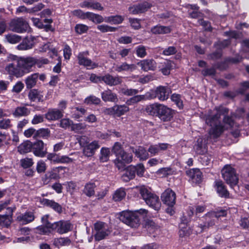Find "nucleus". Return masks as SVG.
I'll return each mask as SVG.
<instances>
[{"label":"nucleus","instance_id":"1","mask_svg":"<svg viewBox=\"0 0 249 249\" xmlns=\"http://www.w3.org/2000/svg\"><path fill=\"white\" fill-rule=\"evenodd\" d=\"M7 61L5 71L10 76L19 78L31 71V65L33 64L31 59L9 54Z\"/></svg>","mask_w":249,"mask_h":249},{"label":"nucleus","instance_id":"2","mask_svg":"<svg viewBox=\"0 0 249 249\" xmlns=\"http://www.w3.org/2000/svg\"><path fill=\"white\" fill-rule=\"evenodd\" d=\"M139 191L142 198L149 207L157 211L160 210L161 203L156 195L151 193L144 186L140 187Z\"/></svg>","mask_w":249,"mask_h":249},{"label":"nucleus","instance_id":"3","mask_svg":"<svg viewBox=\"0 0 249 249\" xmlns=\"http://www.w3.org/2000/svg\"><path fill=\"white\" fill-rule=\"evenodd\" d=\"M206 123L210 126L209 134L211 139L216 140L218 137V112L210 111L205 115Z\"/></svg>","mask_w":249,"mask_h":249},{"label":"nucleus","instance_id":"4","mask_svg":"<svg viewBox=\"0 0 249 249\" xmlns=\"http://www.w3.org/2000/svg\"><path fill=\"white\" fill-rule=\"evenodd\" d=\"M111 231V229L105 222L98 221L94 224V236L96 241L104 239L110 234Z\"/></svg>","mask_w":249,"mask_h":249},{"label":"nucleus","instance_id":"5","mask_svg":"<svg viewBox=\"0 0 249 249\" xmlns=\"http://www.w3.org/2000/svg\"><path fill=\"white\" fill-rule=\"evenodd\" d=\"M119 218L121 221L131 228H137L140 224L138 215L133 212L123 211L120 213Z\"/></svg>","mask_w":249,"mask_h":249},{"label":"nucleus","instance_id":"6","mask_svg":"<svg viewBox=\"0 0 249 249\" xmlns=\"http://www.w3.org/2000/svg\"><path fill=\"white\" fill-rule=\"evenodd\" d=\"M221 174L224 180L231 186L237 184L238 177L235 169L230 165H226L221 170Z\"/></svg>","mask_w":249,"mask_h":249},{"label":"nucleus","instance_id":"7","mask_svg":"<svg viewBox=\"0 0 249 249\" xmlns=\"http://www.w3.org/2000/svg\"><path fill=\"white\" fill-rule=\"evenodd\" d=\"M133 156L124 150L114 160L116 167L119 170L124 171L125 169V164H128L132 161Z\"/></svg>","mask_w":249,"mask_h":249},{"label":"nucleus","instance_id":"8","mask_svg":"<svg viewBox=\"0 0 249 249\" xmlns=\"http://www.w3.org/2000/svg\"><path fill=\"white\" fill-rule=\"evenodd\" d=\"M9 26L12 31L18 33H22L26 32L29 27L28 23L21 18L12 20Z\"/></svg>","mask_w":249,"mask_h":249},{"label":"nucleus","instance_id":"9","mask_svg":"<svg viewBox=\"0 0 249 249\" xmlns=\"http://www.w3.org/2000/svg\"><path fill=\"white\" fill-rule=\"evenodd\" d=\"M89 55L88 51L80 52L77 55L78 63L81 66L86 67L88 69L91 70L98 67L97 63L91 61L88 58Z\"/></svg>","mask_w":249,"mask_h":249},{"label":"nucleus","instance_id":"10","mask_svg":"<svg viewBox=\"0 0 249 249\" xmlns=\"http://www.w3.org/2000/svg\"><path fill=\"white\" fill-rule=\"evenodd\" d=\"M174 116V111L167 106L160 104L158 116L160 120L163 122L170 121Z\"/></svg>","mask_w":249,"mask_h":249},{"label":"nucleus","instance_id":"11","mask_svg":"<svg viewBox=\"0 0 249 249\" xmlns=\"http://www.w3.org/2000/svg\"><path fill=\"white\" fill-rule=\"evenodd\" d=\"M161 199L164 204L172 207L176 202V194L171 189H167L161 194Z\"/></svg>","mask_w":249,"mask_h":249},{"label":"nucleus","instance_id":"12","mask_svg":"<svg viewBox=\"0 0 249 249\" xmlns=\"http://www.w3.org/2000/svg\"><path fill=\"white\" fill-rule=\"evenodd\" d=\"M53 230H56L60 234L68 232L72 229L71 225L67 221H59L53 223Z\"/></svg>","mask_w":249,"mask_h":249},{"label":"nucleus","instance_id":"13","mask_svg":"<svg viewBox=\"0 0 249 249\" xmlns=\"http://www.w3.org/2000/svg\"><path fill=\"white\" fill-rule=\"evenodd\" d=\"M100 145L98 141H93L87 144L83 149V154L87 157H90L94 155L95 151L99 148Z\"/></svg>","mask_w":249,"mask_h":249},{"label":"nucleus","instance_id":"14","mask_svg":"<svg viewBox=\"0 0 249 249\" xmlns=\"http://www.w3.org/2000/svg\"><path fill=\"white\" fill-rule=\"evenodd\" d=\"M186 174L189 177V180L193 183H199L202 181V173L198 168L186 170Z\"/></svg>","mask_w":249,"mask_h":249},{"label":"nucleus","instance_id":"15","mask_svg":"<svg viewBox=\"0 0 249 249\" xmlns=\"http://www.w3.org/2000/svg\"><path fill=\"white\" fill-rule=\"evenodd\" d=\"M151 7V4L145 1L130 7L129 8V11L130 13L132 14H138L145 12Z\"/></svg>","mask_w":249,"mask_h":249},{"label":"nucleus","instance_id":"16","mask_svg":"<svg viewBox=\"0 0 249 249\" xmlns=\"http://www.w3.org/2000/svg\"><path fill=\"white\" fill-rule=\"evenodd\" d=\"M32 150L35 155L39 157H44L47 154L44 149V143L41 140L37 141L33 143Z\"/></svg>","mask_w":249,"mask_h":249},{"label":"nucleus","instance_id":"17","mask_svg":"<svg viewBox=\"0 0 249 249\" xmlns=\"http://www.w3.org/2000/svg\"><path fill=\"white\" fill-rule=\"evenodd\" d=\"M170 146V144L167 143H159L152 144L149 147L148 152L150 153L151 156H155L160 152L167 150Z\"/></svg>","mask_w":249,"mask_h":249},{"label":"nucleus","instance_id":"18","mask_svg":"<svg viewBox=\"0 0 249 249\" xmlns=\"http://www.w3.org/2000/svg\"><path fill=\"white\" fill-rule=\"evenodd\" d=\"M215 218H216V214L215 213L213 212L207 214L205 216L207 223H206L204 225L200 224L197 227L198 228V229L196 230V232L200 233L202 232L206 227L212 226L214 225Z\"/></svg>","mask_w":249,"mask_h":249},{"label":"nucleus","instance_id":"19","mask_svg":"<svg viewBox=\"0 0 249 249\" xmlns=\"http://www.w3.org/2000/svg\"><path fill=\"white\" fill-rule=\"evenodd\" d=\"M157 98L160 101L166 100L171 92L170 89L167 87L159 86L156 89Z\"/></svg>","mask_w":249,"mask_h":249},{"label":"nucleus","instance_id":"20","mask_svg":"<svg viewBox=\"0 0 249 249\" xmlns=\"http://www.w3.org/2000/svg\"><path fill=\"white\" fill-rule=\"evenodd\" d=\"M137 64L145 71H154L156 68V63L153 59H144L138 62Z\"/></svg>","mask_w":249,"mask_h":249},{"label":"nucleus","instance_id":"21","mask_svg":"<svg viewBox=\"0 0 249 249\" xmlns=\"http://www.w3.org/2000/svg\"><path fill=\"white\" fill-rule=\"evenodd\" d=\"M102 81L110 86H116L122 83L121 78L119 76H113L109 74H107L102 76Z\"/></svg>","mask_w":249,"mask_h":249},{"label":"nucleus","instance_id":"22","mask_svg":"<svg viewBox=\"0 0 249 249\" xmlns=\"http://www.w3.org/2000/svg\"><path fill=\"white\" fill-rule=\"evenodd\" d=\"M173 62L169 60H165L161 62L158 68L159 71L164 75H168L173 67Z\"/></svg>","mask_w":249,"mask_h":249},{"label":"nucleus","instance_id":"23","mask_svg":"<svg viewBox=\"0 0 249 249\" xmlns=\"http://www.w3.org/2000/svg\"><path fill=\"white\" fill-rule=\"evenodd\" d=\"M102 100L105 102L116 103L118 102V98L117 95L113 92L110 89H107L101 93Z\"/></svg>","mask_w":249,"mask_h":249},{"label":"nucleus","instance_id":"24","mask_svg":"<svg viewBox=\"0 0 249 249\" xmlns=\"http://www.w3.org/2000/svg\"><path fill=\"white\" fill-rule=\"evenodd\" d=\"M63 116V112L58 109H50L45 114V118L49 121L58 120Z\"/></svg>","mask_w":249,"mask_h":249},{"label":"nucleus","instance_id":"25","mask_svg":"<svg viewBox=\"0 0 249 249\" xmlns=\"http://www.w3.org/2000/svg\"><path fill=\"white\" fill-rule=\"evenodd\" d=\"M17 219L23 224H26L32 222L35 219V215L32 212H27L20 214L17 217Z\"/></svg>","mask_w":249,"mask_h":249},{"label":"nucleus","instance_id":"26","mask_svg":"<svg viewBox=\"0 0 249 249\" xmlns=\"http://www.w3.org/2000/svg\"><path fill=\"white\" fill-rule=\"evenodd\" d=\"M41 203L45 206L52 208L55 211L59 213L62 212V208L61 206L53 200L44 198L42 200Z\"/></svg>","mask_w":249,"mask_h":249},{"label":"nucleus","instance_id":"27","mask_svg":"<svg viewBox=\"0 0 249 249\" xmlns=\"http://www.w3.org/2000/svg\"><path fill=\"white\" fill-rule=\"evenodd\" d=\"M80 6L82 8L87 7L100 11H102L104 9L103 7L99 2L91 0H86L83 1L80 4Z\"/></svg>","mask_w":249,"mask_h":249},{"label":"nucleus","instance_id":"28","mask_svg":"<svg viewBox=\"0 0 249 249\" xmlns=\"http://www.w3.org/2000/svg\"><path fill=\"white\" fill-rule=\"evenodd\" d=\"M136 168L135 166H129L126 168L125 173L122 176V178L124 181H128L134 178Z\"/></svg>","mask_w":249,"mask_h":249},{"label":"nucleus","instance_id":"29","mask_svg":"<svg viewBox=\"0 0 249 249\" xmlns=\"http://www.w3.org/2000/svg\"><path fill=\"white\" fill-rule=\"evenodd\" d=\"M115 71L120 72L123 71H132L136 69L134 64H128L126 62L123 63L121 65H116L113 67Z\"/></svg>","mask_w":249,"mask_h":249},{"label":"nucleus","instance_id":"30","mask_svg":"<svg viewBox=\"0 0 249 249\" xmlns=\"http://www.w3.org/2000/svg\"><path fill=\"white\" fill-rule=\"evenodd\" d=\"M160 104L154 103L147 105L145 108V111L148 115L152 116H158L159 108H160Z\"/></svg>","mask_w":249,"mask_h":249},{"label":"nucleus","instance_id":"31","mask_svg":"<svg viewBox=\"0 0 249 249\" xmlns=\"http://www.w3.org/2000/svg\"><path fill=\"white\" fill-rule=\"evenodd\" d=\"M30 113V110L28 108L23 107H18L13 113V115L15 117H19L22 116H26Z\"/></svg>","mask_w":249,"mask_h":249},{"label":"nucleus","instance_id":"32","mask_svg":"<svg viewBox=\"0 0 249 249\" xmlns=\"http://www.w3.org/2000/svg\"><path fill=\"white\" fill-rule=\"evenodd\" d=\"M224 126H222L219 124V134L223 132L225 129H227L229 128L233 127L234 123L233 120L229 116H225L224 118Z\"/></svg>","mask_w":249,"mask_h":249},{"label":"nucleus","instance_id":"33","mask_svg":"<svg viewBox=\"0 0 249 249\" xmlns=\"http://www.w3.org/2000/svg\"><path fill=\"white\" fill-rule=\"evenodd\" d=\"M38 76V73H37L32 74L28 76L25 79L26 88L30 89L34 87L36 85Z\"/></svg>","mask_w":249,"mask_h":249},{"label":"nucleus","instance_id":"34","mask_svg":"<svg viewBox=\"0 0 249 249\" xmlns=\"http://www.w3.org/2000/svg\"><path fill=\"white\" fill-rule=\"evenodd\" d=\"M132 151L135 154V155L140 158L141 160H146L148 158L149 154L148 150L147 151L142 146L139 147L137 149L132 148Z\"/></svg>","mask_w":249,"mask_h":249},{"label":"nucleus","instance_id":"35","mask_svg":"<svg viewBox=\"0 0 249 249\" xmlns=\"http://www.w3.org/2000/svg\"><path fill=\"white\" fill-rule=\"evenodd\" d=\"M33 143L30 141H26L21 143L18 147V152L20 154L29 152L32 149Z\"/></svg>","mask_w":249,"mask_h":249},{"label":"nucleus","instance_id":"36","mask_svg":"<svg viewBox=\"0 0 249 249\" xmlns=\"http://www.w3.org/2000/svg\"><path fill=\"white\" fill-rule=\"evenodd\" d=\"M195 151L198 154H203L206 152V146L203 142L202 138H199L196 141V143L194 147Z\"/></svg>","mask_w":249,"mask_h":249},{"label":"nucleus","instance_id":"37","mask_svg":"<svg viewBox=\"0 0 249 249\" xmlns=\"http://www.w3.org/2000/svg\"><path fill=\"white\" fill-rule=\"evenodd\" d=\"M151 32L154 34H165L171 32L170 28L168 26H155L151 29Z\"/></svg>","mask_w":249,"mask_h":249},{"label":"nucleus","instance_id":"38","mask_svg":"<svg viewBox=\"0 0 249 249\" xmlns=\"http://www.w3.org/2000/svg\"><path fill=\"white\" fill-rule=\"evenodd\" d=\"M129 110V107L125 105H116L114 106L115 115L118 117H120L124 114L125 113L127 112Z\"/></svg>","mask_w":249,"mask_h":249},{"label":"nucleus","instance_id":"39","mask_svg":"<svg viewBox=\"0 0 249 249\" xmlns=\"http://www.w3.org/2000/svg\"><path fill=\"white\" fill-rule=\"evenodd\" d=\"M27 59H31L32 61H33V64L31 65V71L32 70L33 67L36 64L37 65L38 67H41L42 65L47 64L49 63L48 59L44 58L36 59L34 57H27Z\"/></svg>","mask_w":249,"mask_h":249},{"label":"nucleus","instance_id":"40","mask_svg":"<svg viewBox=\"0 0 249 249\" xmlns=\"http://www.w3.org/2000/svg\"><path fill=\"white\" fill-rule=\"evenodd\" d=\"M87 18L96 23H100L104 21V18L98 14L88 12Z\"/></svg>","mask_w":249,"mask_h":249},{"label":"nucleus","instance_id":"41","mask_svg":"<svg viewBox=\"0 0 249 249\" xmlns=\"http://www.w3.org/2000/svg\"><path fill=\"white\" fill-rule=\"evenodd\" d=\"M126 193L124 188H121L117 190L113 195V199L115 201H121L125 197Z\"/></svg>","mask_w":249,"mask_h":249},{"label":"nucleus","instance_id":"42","mask_svg":"<svg viewBox=\"0 0 249 249\" xmlns=\"http://www.w3.org/2000/svg\"><path fill=\"white\" fill-rule=\"evenodd\" d=\"M95 187L94 183H89L86 184L83 191L84 193L88 196L90 197L93 196L95 193Z\"/></svg>","mask_w":249,"mask_h":249},{"label":"nucleus","instance_id":"43","mask_svg":"<svg viewBox=\"0 0 249 249\" xmlns=\"http://www.w3.org/2000/svg\"><path fill=\"white\" fill-rule=\"evenodd\" d=\"M123 20V18L121 16L119 15L106 17L104 18V21L115 24H119L121 23Z\"/></svg>","mask_w":249,"mask_h":249},{"label":"nucleus","instance_id":"44","mask_svg":"<svg viewBox=\"0 0 249 249\" xmlns=\"http://www.w3.org/2000/svg\"><path fill=\"white\" fill-rule=\"evenodd\" d=\"M110 154V152L109 148L106 147L102 148L100 150V160L102 162L107 161L109 159Z\"/></svg>","mask_w":249,"mask_h":249},{"label":"nucleus","instance_id":"45","mask_svg":"<svg viewBox=\"0 0 249 249\" xmlns=\"http://www.w3.org/2000/svg\"><path fill=\"white\" fill-rule=\"evenodd\" d=\"M33 46V44L30 41L25 39L17 46V48L19 50H26L31 49Z\"/></svg>","mask_w":249,"mask_h":249},{"label":"nucleus","instance_id":"46","mask_svg":"<svg viewBox=\"0 0 249 249\" xmlns=\"http://www.w3.org/2000/svg\"><path fill=\"white\" fill-rule=\"evenodd\" d=\"M101 100L99 98L94 95H90L87 97L84 100V103L87 105H98L100 103Z\"/></svg>","mask_w":249,"mask_h":249},{"label":"nucleus","instance_id":"47","mask_svg":"<svg viewBox=\"0 0 249 249\" xmlns=\"http://www.w3.org/2000/svg\"><path fill=\"white\" fill-rule=\"evenodd\" d=\"M28 97L30 100L34 102L36 100L40 101L42 97L39 92L36 89L30 90L28 94Z\"/></svg>","mask_w":249,"mask_h":249},{"label":"nucleus","instance_id":"48","mask_svg":"<svg viewBox=\"0 0 249 249\" xmlns=\"http://www.w3.org/2000/svg\"><path fill=\"white\" fill-rule=\"evenodd\" d=\"M36 135L39 138L47 139L50 136V131L48 128H40L36 131Z\"/></svg>","mask_w":249,"mask_h":249},{"label":"nucleus","instance_id":"49","mask_svg":"<svg viewBox=\"0 0 249 249\" xmlns=\"http://www.w3.org/2000/svg\"><path fill=\"white\" fill-rule=\"evenodd\" d=\"M144 100L145 96L144 95H135L127 100L126 101V104L128 105H131Z\"/></svg>","mask_w":249,"mask_h":249},{"label":"nucleus","instance_id":"50","mask_svg":"<svg viewBox=\"0 0 249 249\" xmlns=\"http://www.w3.org/2000/svg\"><path fill=\"white\" fill-rule=\"evenodd\" d=\"M73 121L69 118H64L60 120L59 126L64 129H67L71 127L73 124Z\"/></svg>","mask_w":249,"mask_h":249},{"label":"nucleus","instance_id":"51","mask_svg":"<svg viewBox=\"0 0 249 249\" xmlns=\"http://www.w3.org/2000/svg\"><path fill=\"white\" fill-rule=\"evenodd\" d=\"M72 161L71 159L66 156H59L56 155V157L55 158L54 163H69Z\"/></svg>","mask_w":249,"mask_h":249},{"label":"nucleus","instance_id":"52","mask_svg":"<svg viewBox=\"0 0 249 249\" xmlns=\"http://www.w3.org/2000/svg\"><path fill=\"white\" fill-rule=\"evenodd\" d=\"M12 126L10 119H3L0 120V129L7 130Z\"/></svg>","mask_w":249,"mask_h":249},{"label":"nucleus","instance_id":"53","mask_svg":"<svg viewBox=\"0 0 249 249\" xmlns=\"http://www.w3.org/2000/svg\"><path fill=\"white\" fill-rule=\"evenodd\" d=\"M5 37L8 42L12 44L18 43L21 40V37L17 35L9 34Z\"/></svg>","mask_w":249,"mask_h":249},{"label":"nucleus","instance_id":"54","mask_svg":"<svg viewBox=\"0 0 249 249\" xmlns=\"http://www.w3.org/2000/svg\"><path fill=\"white\" fill-rule=\"evenodd\" d=\"M87 128V124L85 123H80L77 124H74L71 127V131L75 133H79L81 130H84Z\"/></svg>","mask_w":249,"mask_h":249},{"label":"nucleus","instance_id":"55","mask_svg":"<svg viewBox=\"0 0 249 249\" xmlns=\"http://www.w3.org/2000/svg\"><path fill=\"white\" fill-rule=\"evenodd\" d=\"M20 165L23 168H27L31 167L34 161L32 158H26L22 159L20 161Z\"/></svg>","mask_w":249,"mask_h":249},{"label":"nucleus","instance_id":"56","mask_svg":"<svg viewBox=\"0 0 249 249\" xmlns=\"http://www.w3.org/2000/svg\"><path fill=\"white\" fill-rule=\"evenodd\" d=\"M219 196L223 197H228L229 196V193L227 190L225 188V186L222 181H219Z\"/></svg>","mask_w":249,"mask_h":249},{"label":"nucleus","instance_id":"57","mask_svg":"<svg viewBox=\"0 0 249 249\" xmlns=\"http://www.w3.org/2000/svg\"><path fill=\"white\" fill-rule=\"evenodd\" d=\"M120 91L122 94L126 96L135 95L139 92L138 89L124 88L121 89Z\"/></svg>","mask_w":249,"mask_h":249},{"label":"nucleus","instance_id":"58","mask_svg":"<svg viewBox=\"0 0 249 249\" xmlns=\"http://www.w3.org/2000/svg\"><path fill=\"white\" fill-rule=\"evenodd\" d=\"M97 29L102 33H105L107 32H115L117 30V28L113 27L107 25H100L97 27Z\"/></svg>","mask_w":249,"mask_h":249},{"label":"nucleus","instance_id":"59","mask_svg":"<svg viewBox=\"0 0 249 249\" xmlns=\"http://www.w3.org/2000/svg\"><path fill=\"white\" fill-rule=\"evenodd\" d=\"M136 53L138 57L143 58L147 55L145 47L142 45L138 46L136 48Z\"/></svg>","mask_w":249,"mask_h":249},{"label":"nucleus","instance_id":"60","mask_svg":"<svg viewBox=\"0 0 249 249\" xmlns=\"http://www.w3.org/2000/svg\"><path fill=\"white\" fill-rule=\"evenodd\" d=\"M75 31L78 34H82L87 32L89 29L88 26L83 24H78L75 26Z\"/></svg>","mask_w":249,"mask_h":249},{"label":"nucleus","instance_id":"61","mask_svg":"<svg viewBox=\"0 0 249 249\" xmlns=\"http://www.w3.org/2000/svg\"><path fill=\"white\" fill-rule=\"evenodd\" d=\"M171 100L175 102L177 106L179 108H182L183 105L182 100L180 99V96L179 94H173L171 96Z\"/></svg>","mask_w":249,"mask_h":249},{"label":"nucleus","instance_id":"62","mask_svg":"<svg viewBox=\"0 0 249 249\" xmlns=\"http://www.w3.org/2000/svg\"><path fill=\"white\" fill-rule=\"evenodd\" d=\"M76 140L81 147L85 146L89 143V138L85 136H78Z\"/></svg>","mask_w":249,"mask_h":249},{"label":"nucleus","instance_id":"63","mask_svg":"<svg viewBox=\"0 0 249 249\" xmlns=\"http://www.w3.org/2000/svg\"><path fill=\"white\" fill-rule=\"evenodd\" d=\"M201 73L204 76H209L213 77L216 74V70L213 67L206 69L202 71Z\"/></svg>","mask_w":249,"mask_h":249},{"label":"nucleus","instance_id":"64","mask_svg":"<svg viewBox=\"0 0 249 249\" xmlns=\"http://www.w3.org/2000/svg\"><path fill=\"white\" fill-rule=\"evenodd\" d=\"M11 218L8 215H0V225L8 227L11 224Z\"/></svg>","mask_w":249,"mask_h":249}]
</instances>
